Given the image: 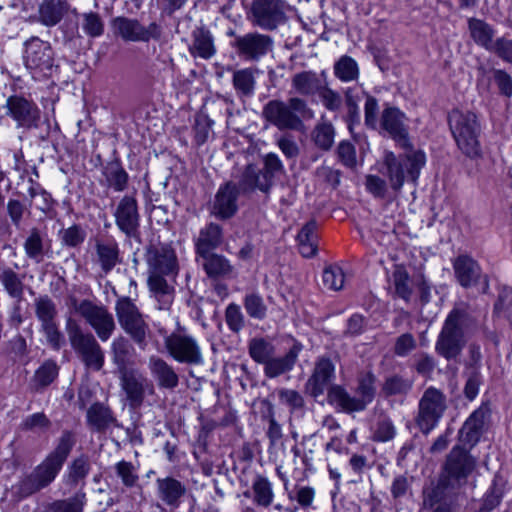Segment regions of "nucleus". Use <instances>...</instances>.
Returning a JSON list of instances; mask_svg holds the SVG:
<instances>
[{
  "instance_id": "obj_53",
  "label": "nucleus",
  "mask_w": 512,
  "mask_h": 512,
  "mask_svg": "<svg viewBox=\"0 0 512 512\" xmlns=\"http://www.w3.org/2000/svg\"><path fill=\"white\" fill-rule=\"evenodd\" d=\"M494 315L505 319L512 325V290L504 287L499 291L498 299L494 305Z\"/></svg>"
},
{
  "instance_id": "obj_43",
  "label": "nucleus",
  "mask_w": 512,
  "mask_h": 512,
  "mask_svg": "<svg viewBox=\"0 0 512 512\" xmlns=\"http://www.w3.org/2000/svg\"><path fill=\"white\" fill-rule=\"evenodd\" d=\"M26 256L35 263H41L44 259L46 247L44 236L38 228H32L23 244Z\"/></svg>"
},
{
  "instance_id": "obj_40",
  "label": "nucleus",
  "mask_w": 512,
  "mask_h": 512,
  "mask_svg": "<svg viewBox=\"0 0 512 512\" xmlns=\"http://www.w3.org/2000/svg\"><path fill=\"white\" fill-rule=\"evenodd\" d=\"M335 134L333 124L327 120H322L314 126L311 132V140L319 150L327 152L333 147Z\"/></svg>"
},
{
  "instance_id": "obj_48",
  "label": "nucleus",
  "mask_w": 512,
  "mask_h": 512,
  "mask_svg": "<svg viewBox=\"0 0 512 512\" xmlns=\"http://www.w3.org/2000/svg\"><path fill=\"white\" fill-rule=\"evenodd\" d=\"M469 30L471 37L478 45L491 51L494 46L492 43L493 30L487 23L479 19H470Z\"/></svg>"
},
{
  "instance_id": "obj_22",
  "label": "nucleus",
  "mask_w": 512,
  "mask_h": 512,
  "mask_svg": "<svg viewBox=\"0 0 512 512\" xmlns=\"http://www.w3.org/2000/svg\"><path fill=\"white\" fill-rule=\"evenodd\" d=\"M262 115L269 123L280 130H298L302 126L299 117H295L287 103L280 100H271L266 103Z\"/></svg>"
},
{
  "instance_id": "obj_37",
  "label": "nucleus",
  "mask_w": 512,
  "mask_h": 512,
  "mask_svg": "<svg viewBox=\"0 0 512 512\" xmlns=\"http://www.w3.org/2000/svg\"><path fill=\"white\" fill-rule=\"evenodd\" d=\"M323 82L320 76L313 71H302L293 75L291 86L297 94L312 96L319 92Z\"/></svg>"
},
{
  "instance_id": "obj_32",
  "label": "nucleus",
  "mask_w": 512,
  "mask_h": 512,
  "mask_svg": "<svg viewBox=\"0 0 512 512\" xmlns=\"http://www.w3.org/2000/svg\"><path fill=\"white\" fill-rule=\"evenodd\" d=\"M102 175L105 178V185L115 192H122L128 186V173L125 171L118 158L107 162L103 166Z\"/></svg>"
},
{
  "instance_id": "obj_7",
  "label": "nucleus",
  "mask_w": 512,
  "mask_h": 512,
  "mask_svg": "<svg viewBox=\"0 0 512 512\" xmlns=\"http://www.w3.org/2000/svg\"><path fill=\"white\" fill-rule=\"evenodd\" d=\"M425 162L426 157L422 151H411L398 157L393 152L386 151L380 171L388 178L390 187L398 192L405 182L406 175L412 181L417 180Z\"/></svg>"
},
{
  "instance_id": "obj_26",
  "label": "nucleus",
  "mask_w": 512,
  "mask_h": 512,
  "mask_svg": "<svg viewBox=\"0 0 512 512\" xmlns=\"http://www.w3.org/2000/svg\"><path fill=\"white\" fill-rule=\"evenodd\" d=\"M157 497L171 510L177 509L184 498L187 489L185 485L173 477L156 480Z\"/></svg>"
},
{
  "instance_id": "obj_50",
  "label": "nucleus",
  "mask_w": 512,
  "mask_h": 512,
  "mask_svg": "<svg viewBox=\"0 0 512 512\" xmlns=\"http://www.w3.org/2000/svg\"><path fill=\"white\" fill-rule=\"evenodd\" d=\"M334 74L342 82L354 81L359 76L358 64L350 56H342L334 64Z\"/></svg>"
},
{
  "instance_id": "obj_25",
  "label": "nucleus",
  "mask_w": 512,
  "mask_h": 512,
  "mask_svg": "<svg viewBox=\"0 0 512 512\" xmlns=\"http://www.w3.org/2000/svg\"><path fill=\"white\" fill-rule=\"evenodd\" d=\"M474 467L475 460L459 446L450 451L445 464L448 476L457 481L465 480Z\"/></svg>"
},
{
  "instance_id": "obj_30",
  "label": "nucleus",
  "mask_w": 512,
  "mask_h": 512,
  "mask_svg": "<svg viewBox=\"0 0 512 512\" xmlns=\"http://www.w3.org/2000/svg\"><path fill=\"white\" fill-rule=\"evenodd\" d=\"M223 229L219 224L209 223L199 231L195 241L197 255L207 254L217 249L223 242Z\"/></svg>"
},
{
  "instance_id": "obj_2",
  "label": "nucleus",
  "mask_w": 512,
  "mask_h": 512,
  "mask_svg": "<svg viewBox=\"0 0 512 512\" xmlns=\"http://www.w3.org/2000/svg\"><path fill=\"white\" fill-rule=\"evenodd\" d=\"M145 259L150 292L158 302V309L168 310L174 301L175 289L168 283L167 277L174 278L178 273L175 251L169 244H150Z\"/></svg>"
},
{
  "instance_id": "obj_5",
  "label": "nucleus",
  "mask_w": 512,
  "mask_h": 512,
  "mask_svg": "<svg viewBox=\"0 0 512 512\" xmlns=\"http://www.w3.org/2000/svg\"><path fill=\"white\" fill-rule=\"evenodd\" d=\"M375 383L376 377L372 372L361 373L357 380L356 396H351L341 385H332L327 400L346 413L363 411L375 398Z\"/></svg>"
},
{
  "instance_id": "obj_24",
  "label": "nucleus",
  "mask_w": 512,
  "mask_h": 512,
  "mask_svg": "<svg viewBox=\"0 0 512 512\" xmlns=\"http://www.w3.org/2000/svg\"><path fill=\"white\" fill-rule=\"evenodd\" d=\"M151 376L160 389L174 390L179 385V376L174 367L163 358L152 355L148 359Z\"/></svg>"
},
{
  "instance_id": "obj_47",
  "label": "nucleus",
  "mask_w": 512,
  "mask_h": 512,
  "mask_svg": "<svg viewBox=\"0 0 512 512\" xmlns=\"http://www.w3.org/2000/svg\"><path fill=\"white\" fill-rule=\"evenodd\" d=\"M91 469L89 457L82 454L69 464L67 469V483L76 486L88 476Z\"/></svg>"
},
{
  "instance_id": "obj_38",
  "label": "nucleus",
  "mask_w": 512,
  "mask_h": 512,
  "mask_svg": "<svg viewBox=\"0 0 512 512\" xmlns=\"http://www.w3.org/2000/svg\"><path fill=\"white\" fill-rule=\"evenodd\" d=\"M317 223L314 220L307 222L297 234L296 240L299 252L303 257L310 258L317 252Z\"/></svg>"
},
{
  "instance_id": "obj_16",
  "label": "nucleus",
  "mask_w": 512,
  "mask_h": 512,
  "mask_svg": "<svg viewBox=\"0 0 512 512\" xmlns=\"http://www.w3.org/2000/svg\"><path fill=\"white\" fill-rule=\"evenodd\" d=\"M120 374V384L125 392L129 405L133 408L140 407L146 394H154V385L142 372L130 369Z\"/></svg>"
},
{
  "instance_id": "obj_14",
  "label": "nucleus",
  "mask_w": 512,
  "mask_h": 512,
  "mask_svg": "<svg viewBox=\"0 0 512 512\" xmlns=\"http://www.w3.org/2000/svg\"><path fill=\"white\" fill-rule=\"evenodd\" d=\"M113 32L126 42H149L151 39L158 40L161 37V26L151 22L144 26L138 19L118 16L111 23Z\"/></svg>"
},
{
  "instance_id": "obj_3",
  "label": "nucleus",
  "mask_w": 512,
  "mask_h": 512,
  "mask_svg": "<svg viewBox=\"0 0 512 512\" xmlns=\"http://www.w3.org/2000/svg\"><path fill=\"white\" fill-rule=\"evenodd\" d=\"M477 319L466 302L456 303L447 315L435 342V352L447 361L456 360L467 343L468 332Z\"/></svg>"
},
{
  "instance_id": "obj_20",
  "label": "nucleus",
  "mask_w": 512,
  "mask_h": 512,
  "mask_svg": "<svg viewBox=\"0 0 512 512\" xmlns=\"http://www.w3.org/2000/svg\"><path fill=\"white\" fill-rule=\"evenodd\" d=\"M239 187L229 181L219 187L211 206V214L226 220L232 218L238 210Z\"/></svg>"
},
{
  "instance_id": "obj_55",
  "label": "nucleus",
  "mask_w": 512,
  "mask_h": 512,
  "mask_svg": "<svg viewBox=\"0 0 512 512\" xmlns=\"http://www.w3.org/2000/svg\"><path fill=\"white\" fill-rule=\"evenodd\" d=\"M57 375V364L52 360H47L35 371L33 381L37 388H44L50 385Z\"/></svg>"
},
{
  "instance_id": "obj_46",
  "label": "nucleus",
  "mask_w": 512,
  "mask_h": 512,
  "mask_svg": "<svg viewBox=\"0 0 512 512\" xmlns=\"http://www.w3.org/2000/svg\"><path fill=\"white\" fill-rule=\"evenodd\" d=\"M35 315L41 326L57 321L58 310L55 302L48 296L42 295L34 300Z\"/></svg>"
},
{
  "instance_id": "obj_1",
  "label": "nucleus",
  "mask_w": 512,
  "mask_h": 512,
  "mask_svg": "<svg viewBox=\"0 0 512 512\" xmlns=\"http://www.w3.org/2000/svg\"><path fill=\"white\" fill-rule=\"evenodd\" d=\"M75 444V434L70 430H64L54 450L31 473L23 476L13 486L14 495L21 500L49 486L61 471Z\"/></svg>"
},
{
  "instance_id": "obj_52",
  "label": "nucleus",
  "mask_w": 512,
  "mask_h": 512,
  "mask_svg": "<svg viewBox=\"0 0 512 512\" xmlns=\"http://www.w3.org/2000/svg\"><path fill=\"white\" fill-rule=\"evenodd\" d=\"M243 305L247 314L253 319L263 320L267 315V305L263 297L257 292L246 294Z\"/></svg>"
},
{
  "instance_id": "obj_41",
  "label": "nucleus",
  "mask_w": 512,
  "mask_h": 512,
  "mask_svg": "<svg viewBox=\"0 0 512 512\" xmlns=\"http://www.w3.org/2000/svg\"><path fill=\"white\" fill-rule=\"evenodd\" d=\"M252 498L256 506L267 508L274 499L272 483L262 475H256L252 482Z\"/></svg>"
},
{
  "instance_id": "obj_17",
  "label": "nucleus",
  "mask_w": 512,
  "mask_h": 512,
  "mask_svg": "<svg viewBox=\"0 0 512 512\" xmlns=\"http://www.w3.org/2000/svg\"><path fill=\"white\" fill-rule=\"evenodd\" d=\"M6 114L11 117L18 128H37L41 112L36 103L23 96H10L6 101Z\"/></svg>"
},
{
  "instance_id": "obj_60",
  "label": "nucleus",
  "mask_w": 512,
  "mask_h": 512,
  "mask_svg": "<svg viewBox=\"0 0 512 512\" xmlns=\"http://www.w3.org/2000/svg\"><path fill=\"white\" fill-rule=\"evenodd\" d=\"M214 122L205 113H198L195 117L194 138L198 145L204 144L212 131Z\"/></svg>"
},
{
  "instance_id": "obj_29",
  "label": "nucleus",
  "mask_w": 512,
  "mask_h": 512,
  "mask_svg": "<svg viewBox=\"0 0 512 512\" xmlns=\"http://www.w3.org/2000/svg\"><path fill=\"white\" fill-rule=\"evenodd\" d=\"M455 276L463 287H470L478 282L482 271L479 264L470 256L460 255L454 263Z\"/></svg>"
},
{
  "instance_id": "obj_4",
  "label": "nucleus",
  "mask_w": 512,
  "mask_h": 512,
  "mask_svg": "<svg viewBox=\"0 0 512 512\" xmlns=\"http://www.w3.org/2000/svg\"><path fill=\"white\" fill-rule=\"evenodd\" d=\"M22 61L34 80H46L59 72L56 51L52 43L39 36H30L23 42Z\"/></svg>"
},
{
  "instance_id": "obj_6",
  "label": "nucleus",
  "mask_w": 512,
  "mask_h": 512,
  "mask_svg": "<svg viewBox=\"0 0 512 512\" xmlns=\"http://www.w3.org/2000/svg\"><path fill=\"white\" fill-rule=\"evenodd\" d=\"M449 126L459 150L471 159L481 157V125L475 113L453 110L449 115Z\"/></svg>"
},
{
  "instance_id": "obj_58",
  "label": "nucleus",
  "mask_w": 512,
  "mask_h": 512,
  "mask_svg": "<svg viewBox=\"0 0 512 512\" xmlns=\"http://www.w3.org/2000/svg\"><path fill=\"white\" fill-rule=\"evenodd\" d=\"M114 468L125 487L132 488L137 485L139 481L137 468L131 462L121 460L115 464Z\"/></svg>"
},
{
  "instance_id": "obj_62",
  "label": "nucleus",
  "mask_w": 512,
  "mask_h": 512,
  "mask_svg": "<svg viewBox=\"0 0 512 512\" xmlns=\"http://www.w3.org/2000/svg\"><path fill=\"white\" fill-rule=\"evenodd\" d=\"M277 394L280 403L289 407L291 412H295L304 408L305 400L298 391L281 388L277 391Z\"/></svg>"
},
{
  "instance_id": "obj_19",
  "label": "nucleus",
  "mask_w": 512,
  "mask_h": 512,
  "mask_svg": "<svg viewBox=\"0 0 512 512\" xmlns=\"http://www.w3.org/2000/svg\"><path fill=\"white\" fill-rule=\"evenodd\" d=\"M334 378L335 365L332 360L326 356L318 357L313 372L306 383L307 391L312 397L317 398L323 395L326 390H329Z\"/></svg>"
},
{
  "instance_id": "obj_49",
  "label": "nucleus",
  "mask_w": 512,
  "mask_h": 512,
  "mask_svg": "<svg viewBox=\"0 0 512 512\" xmlns=\"http://www.w3.org/2000/svg\"><path fill=\"white\" fill-rule=\"evenodd\" d=\"M413 387V381L400 375L386 377L381 392L386 396L406 395Z\"/></svg>"
},
{
  "instance_id": "obj_35",
  "label": "nucleus",
  "mask_w": 512,
  "mask_h": 512,
  "mask_svg": "<svg viewBox=\"0 0 512 512\" xmlns=\"http://www.w3.org/2000/svg\"><path fill=\"white\" fill-rule=\"evenodd\" d=\"M201 264L210 278L227 277L233 271L230 261L223 255L208 252L207 254H199Z\"/></svg>"
},
{
  "instance_id": "obj_28",
  "label": "nucleus",
  "mask_w": 512,
  "mask_h": 512,
  "mask_svg": "<svg viewBox=\"0 0 512 512\" xmlns=\"http://www.w3.org/2000/svg\"><path fill=\"white\" fill-rule=\"evenodd\" d=\"M303 346L299 342H294L292 347L283 357L274 358L271 356L264 365L265 375L269 378H275L284 374L294 367Z\"/></svg>"
},
{
  "instance_id": "obj_11",
  "label": "nucleus",
  "mask_w": 512,
  "mask_h": 512,
  "mask_svg": "<svg viewBox=\"0 0 512 512\" xmlns=\"http://www.w3.org/2000/svg\"><path fill=\"white\" fill-rule=\"evenodd\" d=\"M164 347L168 355L178 363L200 365L203 354L197 339L186 328L178 327L165 337Z\"/></svg>"
},
{
  "instance_id": "obj_15",
  "label": "nucleus",
  "mask_w": 512,
  "mask_h": 512,
  "mask_svg": "<svg viewBox=\"0 0 512 512\" xmlns=\"http://www.w3.org/2000/svg\"><path fill=\"white\" fill-rule=\"evenodd\" d=\"M237 55L245 61H259L273 48V39L269 35L249 32L236 36L232 44Z\"/></svg>"
},
{
  "instance_id": "obj_8",
  "label": "nucleus",
  "mask_w": 512,
  "mask_h": 512,
  "mask_svg": "<svg viewBox=\"0 0 512 512\" xmlns=\"http://www.w3.org/2000/svg\"><path fill=\"white\" fill-rule=\"evenodd\" d=\"M71 347L86 368L100 371L104 365V351L92 333L84 332L72 318L66 322Z\"/></svg>"
},
{
  "instance_id": "obj_39",
  "label": "nucleus",
  "mask_w": 512,
  "mask_h": 512,
  "mask_svg": "<svg viewBox=\"0 0 512 512\" xmlns=\"http://www.w3.org/2000/svg\"><path fill=\"white\" fill-rule=\"evenodd\" d=\"M233 87L240 98H250L254 95L256 79L255 70L243 68L236 70L232 77Z\"/></svg>"
},
{
  "instance_id": "obj_31",
  "label": "nucleus",
  "mask_w": 512,
  "mask_h": 512,
  "mask_svg": "<svg viewBox=\"0 0 512 512\" xmlns=\"http://www.w3.org/2000/svg\"><path fill=\"white\" fill-rule=\"evenodd\" d=\"M95 252L102 271L110 272L119 263V246L113 239H96Z\"/></svg>"
},
{
  "instance_id": "obj_64",
  "label": "nucleus",
  "mask_w": 512,
  "mask_h": 512,
  "mask_svg": "<svg viewBox=\"0 0 512 512\" xmlns=\"http://www.w3.org/2000/svg\"><path fill=\"white\" fill-rule=\"evenodd\" d=\"M337 156L339 161L348 168H353L357 164L356 150L354 145L348 140H343L338 144Z\"/></svg>"
},
{
  "instance_id": "obj_57",
  "label": "nucleus",
  "mask_w": 512,
  "mask_h": 512,
  "mask_svg": "<svg viewBox=\"0 0 512 512\" xmlns=\"http://www.w3.org/2000/svg\"><path fill=\"white\" fill-rule=\"evenodd\" d=\"M249 354L251 358L265 364L274 354V347L263 338H254L249 343Z\"/></svg>"
},
{
  "instance_id": "obj_21",
  "label": "nucleus",
  "mask_w": 512,
  "mask_h": 512,
  "mask_svg": "<svg viewBox=\"0 0 512 512\" xmlns=\"http://www.w3.org/2000/svg\"><path fill=\"white\" fill-rule=\"evenodd\" d=\"M377 131L388 134L395 141L405 145L408 137L405 114L396 107H385Z\"/></svg>"
},
{
  "instance_id": "obj_12",
  "label": "nucleus",
  "mask_w": 512,
  "mask_h": 512,
  "mask_svg": "<svg viewBox=\"0 0 512 512\" xmlns=\"http://www.w3.org/2000/svg\"><path fill=\"white\" fill-rule=\"evenodd\" d=\"M70 305L94 329L101 341H107L116 329L113 315L103 305H97L89 299L79 301L70 299Z\"/></svg>"
},
{
  "instance_id": "obj_54",
  "label": "nucleus",
  "mask_w": 512,
  "mask_h": 512,
  "mask_svg": "<svg viewBox=\"0 0 512 512\" xmlns=\"http://www.w3.org/2000/svg\"><path fill=\"white\" fill-rule=\"evenodd\" d=\"M85 229L78 224H74L59 232L61 244L68 248H77L81 246L86 239Z\"/></svg>"
},
{
  "instance_id": "obj_61",
  "label": "nucleus",
  "mask_w": 512,
  "mask_h": 512,
  "mask_svg": "<svg viewBox=\"0 0 512 512\" xmlns=\"http://www.w3.org/2000/svg\"><path fill=\"white\" fill-rule=\"evenodd\" d=\"M322 105L331 112L338 111L342 106L341 95L324 83L317 93Z\"/></svg>"
},
{
  "instance_id": "obj_36",
  "label": "nucleus",
  "mask_w": 512,
  "mask_h": 512,
  "mask_svg": "<svg viewBox=\"0 0 512 512\" xmlns=\"http://www.w3.org/2000/svg\"><path fill=\"white\" fill-rule=\"evenodd\" d=\"M272 186V181L266 176L263 170L255 165H248L241 177L239 187L243 191H253L258 189L267 193Z\"/></svg>"
},
{
  "instance_id": "obj_9",
  "label": "nucleus",
  "mask_w": 512,
  "mask_h": 512,
  "mask_svg": "<svg viewBox=\"0 0 512 512\" xmlns=\"http://www.w3.org/2000/svg\"><path fill=\"white\" fill-rule=\"evenodd\" d=\"M115 312L122 330L140 349H145L151 330L136 304L129 297H120L116 301Z\"/></svg>"
},
{
  "instance_id": "obj_59",
  "label": "nucleus",
  "mask_w": 512,
  "mask_h": 512,
  "mask_svg": "<svg viewBox=\"0 0 512 512\" xmlns=\"http://www.w3.org/2000/svg\"><path fill=\"white\" fill-rule=\"evenodd\" d=\"M82 29L87 36L97 38L104 33V22L96 12L83 13Z\"/></svg>"
},
{
  "instance_id": "obj_10",
  "label": "nucleus",
  "mask_w": 512,
  "mask_h": 512,
  "mask_svg": "<svg viewBox=\"0 0 512 512\" xmlns=\"http://www.w3.org/2000/svg\"><path fill=\"white\" fill-rule=\"evenodd\" d=\"M446 410V395L442 390L430 386L419 399L415 423L427 435L439 424Z\"/></svg>"
},
{
  "instance_id": "obj_34",
  "label": "nucleus",
  "mask_w": 512,
  "mask_h": 512,
  "mask_svg": "<svg viewBox=\"0 0 512 512\" xmlns=\"http://www.w3.org/2000/svg\"><path fill=\"white\" fill-rule=\"evenodd\" d=\"M189 52L193 57L210 59L216 53L214 39L211 32L205 28H197L192 33V44Z\"/></svg>"
},
{
  "instance_id": "obj_63",
  "label": "nucleus",
  "mask_w": 512,
  "mask_h": 512,
  "mask_svg": "<svg viewBox=\"0 0 512 512\" xmlns=\"http://www.w3.org/2000/svg\"><path fill=\"white\" fill-rule=\"evenodd\" d=\"M378 112V100L371 95H367L364 105V121L365 125L372 130H377L379 127Z\"/></svg>"
},
{
  "instance_id": "obj_18",
  "label": "nucleus",
  "mask_w": 512,
  "mask_h": 512,
  "mask_svg": "<svg viewBox=\"0 0 512 512\" xmlns=\"http://www.w3.org/2000/svg\"><path fill=\"white\" fill-rule=\"evenodd\" d=\"M115 223L127 237L135 238L139 234L140 215L135 197L125 195L119 201L114 212Z\"/></svg>"
},
{
  "instance_id": "obj_27",
  "label": "nucleus",
  "mask_w": 512,
  "mask_h": 512,
  "mask_svg": "<svg viewBox=\"0 0 512 512\" xmlns=\"http://www.w3.org/2000/svg\"><path fill=\"white\" fill-rule=\"evenodd\" d=\"M67 0H43L38 7L37 20L45 27H54L68 13Z\"/></svg>"
},
{
  "instance_id": "obj_13",
  "label": "nucleus",
  "mask_w": 512,
  "mask_h": 512,
  "mask_svg": "<svg viewBox=\"0 0 512 512\" xmlns=\"http://www.w3.org/2000/svg\"><path fill=\"white\" fill-rule=\"evenodd\" d=\"M287 8L284 0H253L248 18L253 25L273 31L287 21Z\"/></svg>"
},
{
  "instance_id": "obj_42",
  "label": "nucleus",
  "mask_w": 512,
  "mask_h": 512,
  "mask_svg": "<svg viewBox=\"0 0 512 512\" xmlns=\"http://www.w3.org/2000/svg\"><path fill=\"white\" fill-rule=\"evenodd\" d=\"M115 421L111 410L101 403H94L87 410V423L96 431H104Z\"/></svg>"
},
{
  "instance_id": "obj_33",
  "label": "nucleus",
  "mask_w": 512,
  "mask_h": 512,
  "mask_svg": "<svg viewBox=\"0 0 512 512\" xmlns=\"http://www.w3.org/2000/svg\"><path fill=\"white\" fill-rule=\"evenodd\" d=\"M134 352L133 345L126 337L120 335L113 339L111 343V356L119 373L130 370L128 366L132 363Z\"/></svg>"
},
{
  "instance_id": "obj_51",
  "label": "nucleus",
  "mask_w": 512,
  "mask_h": 512,
  "mask_svg": "<svg viewBox=\"0 0 512 512\" xmlns=\"http://www.w3.org/2000/svg\"><path fill=\"white\" fill-rule=\"evenodd\" d=\"M345 276L342 268L338 265H328L322 273V285L324 289L339 291L343 288Z\"/></svg>"
},
{
  "instance_id": "obj_45",
  "label": "nucleus",
  "mask_w": 512,
  "mask_h": 512,
  "mask_svg": "<svg viewBox=\"0 0 512 512\" xmlns=\"http://www.w3.org/2000/svg\"><path fill=\"white\" fill-rule=\"evenodd\" d=\"M392 284L395 294L408 302L412 296V283L408 271L403 265H395L392 272Z\"/></svg>"
},
{
  "instance_id": "obj_23",
  "label": "nucleus",
  "mask_w": 512,
  "mask_h": 512,
  "mask_svg": "<svg viewBox=\"0 0 512 512\" xmlns=\"http://www.w3.org/2000/svg\"><path fill=\"white\" fill-rule=\"evenodd\" d=\"M488 416L489 409L485 406H480L473 411L459 431V440L471 447L475 446L484 432Z\"/></svg>"
},
{
  "instance_id": "obj_56",
  "label": "nucleus",
  "mask_w": 512,
  "mask_h": 512,
  "mask_svg": "<svg viewBox=\"0 0 512 512\" xmlns=\"http://www.w3.org/2000/svg\"><path fill=\"white\" fill-rule=\"evenodd\" d=\"M85 494L77 493L64 500H56L49 506V512H83Z\"/></svg>"
},
{
  "instance_id": "obj_44",
  "label": "nucleus",
  "mask_w": 512,
  "mask_h": 512,
  "mask_svg": "<svg viewBox=\"0 0 512 512\" xmlns=\"http://www.w3.org/2000/svg\"><path fill=\"white\" fill-rule=\"evenodd\" d=\"M0 282L10 297L18 301L23 298V277H20L13 269L0 266Z\"/></svg>"
}]
</instances>
